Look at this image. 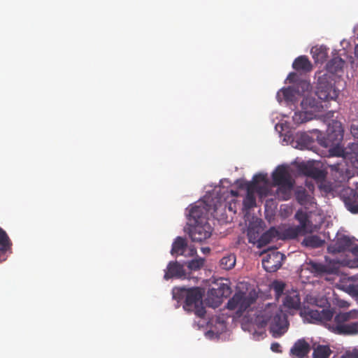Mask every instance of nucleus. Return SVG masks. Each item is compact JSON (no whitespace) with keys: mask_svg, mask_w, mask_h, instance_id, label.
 Returning a JSON list of instances; mask_svg holds the SVG:
<instances>
[{"mask_svg":"<svg viewBox=\"0 0 358 358\" xmlns=\"http://www.w3.org/2000/svg\"><path fill=\"white\" fill-rule=\"evenodd\" d=\"M276 197L279 200L287 201L291 198L292 190L294 186V182H289V185H277Z\"/></svg>","mask_w":358,"mask_h":358,"instance_id":"19","label":"nucleus"},{"mask_svg":"<svg viewBox=\"0 0 358 358\" xmlns=\"http://www.w3.org/2000/svg\"><path fill=\"white\" fill-rule=\"evenodd\" d=\"M308 266L309 269L313 273L322 274L327 272V267L322 264L310 262Z\"/></svg>","mask_w":358,"mask_h":358,"instance_id":"30","label":"nucleus"},{"mask_svg":"<svg viewBox=\"0 0 358 358\" xmlns=\"http://www.w3.org/2000/svg\"><path fill=\"white\" fill-rule=\"evenodd\" d=\"M355 55L358 58V44L355 48Z\"/></svg>","mask_w":358,"mask_h":358,"instance_id":"46","label":"nucleus"},{"mask_svg":"<svg viewBox=\"0 0 358 358\" xmlns=\"http://www.w3.org/2000/svg\"><path fill=\"white\" fill-rule=\"evenodd\" d=\"M311 348L313 349V358H329L332 352L327 345L313 343Z\"/></svg>","mask_w":358,"mask_h":358,"instance_id":"17","label":"nucleus"},{"mask_svg":"<svg viewBox=\"0 0 358 358\" xmlns=\"http://www.w3.org/2000/svg\"><path fill=\"white\" fill-rule=\"evenodd\" d=\"M343 133L342 124L339 121L333 120L328 125L326 138L322 145L328 148L332 145L340 144L343 138Z\"/></svg>","mask_w":358,"mask_h":358,"instance_id":"4","label":"nucleus"},{"mask_svg":"<svg viewBox=\"0 0 358 358\" xmlns=\"http://www.w3.org/2000/svg\"><path fill=\"white\" fill-rule=\"evenodd\" d=\"M285 287V284L282 281L275 280L273 282L271 288L275 292L276 298H279L283 294Z\"/></svg>","mask_w":358,"mask_h":358,"instance_id":"32","label":"nucleus"},{"mask_svg":"<svg viewBox=\"0 0 358 358\" xmlns=\"http://www.w3.org/2000/svg\"><path fill=\"white\" fill-rule=\"evenodd\" d=\"M324 241L317 235H310L304 238L301 242V245L310 248H317L323 245Z\"/></svg>","mask_w":358,"mask_h":358,"instance_id":"24","label":"nucleus"},{"mask_svg":"<svg viewBox=\"0 0 358 358\" xmlns=\"http://www.w3.org/2000/svg\"><path fill=\"white\" fill-rule=\"evenodd\" d=\"M352 294L358 297V286H355L352 288Z\"/></svg>","mask_w":358,"mask_h":358,"instance_id":"43","label":"nucleus"},{"mask_svg":"<svg viewBox=\"0 0 358 358\" xmlns=\"http://www.w3.org/2000/svg\"><path fill=\"white\" fill-rule=\"evenodd\" d=\"M187 247V243L185 238L178 236L172 244L171 253L173 255H184Z\"/></svg>","mask_w":358,"mask_h":358,"instance_id":"22","label":"nucleus"},{"mask_svg":"<svg viewBox=\"0 0 358 358\" xmlns=\"http://www.w3.org/2000/svg\"><path fill=\"white\" fill-rule=\"evenodd\" d=\"M352 278H353L354 280H358V274H357V275H354V276L352 277Z\"/></svg>","mask_w":358,"mask_h":358,"instance_id":"48","label":"nucleus"},{"mask_svg":"<svg viewBox=\"0 0 358 358\" xmlns=\"http://www.w3.org/2000/svg\"><path fill=\"white\" fill-rule=\"evenodd\" d=\"M204 264V259L201 257L196 258L192 259L189 262H187V267L191 271H197L199 270L201 267H203Z\"/></svg>","mask_w":358,"mask_h":358,"instance_id":"29","label":"nucleus"},{"mask_svg":"<svg viewBox=\"0 0 358 358\" xmlns=\"http://www.w3.org/2000/svg\"><path fill=\"white\" fill-rule=\"evenodd\" d=\"M303 313L309 317L313 322L322 323L331 332L339 335H354L358 334V322L348 323L358 317V310L354 309L346 313H340L334 317V312L330 309H310L304 308Z\"/></svg>","mask_w":358,"mask_h":358,"instance_id":"2","label":"nucleus"},{"mask_svg":"<svg viewBox=\"0 0 358 358\" xmlns=\"http://www.w3.org/2000/svg\"><path fill=\"white\" fill-rule=\"evenodd\" d=\"M301 233L304 232L299 227H289L279 231V238L282 240L294 239Z\"/></svg>","mask_w":358,"mask_h":358,"instance_id":"21","label":"nucleus"},{"mask_svg":"<svg viewBox=\"0 0 358 358\" xmlns=\"http://www.w3.org/2000/svg\"><path fill=\"white\" fill-rule=\"evenodd\" d=\"M273 185H289L294 182L287 168L284 166H278L272 173Z\"/></svg>","mask_w":358,"mask_h":358,"instance_id":"11","label":"nucleus"},{"mask_svg":"<svg viewBox=\"0 0 358 358\" xmlns=\"http://www.w3.org/2000/svg\"><path fill=\"white\" fill-rule=\"evenodd\" d=\"M280 345L278 343H273L271 345V349L274 352H280Z\"/></svg>","mask_w":358,"mask_h":358,"instance_id":"42","label":"nucleus"},{"mask_svg":"<svg viewBox=\"0 0 358 358\" xmlns=\"http://www.w3.org/2000/svg\"><path fill=\"white\" fill-rule=\"evenodd\" d=\"M293 121L295 124H299L308 121L307 114L303 111L295 112L293 117Z\"/></svg>","mask_w":358,"mask_h":358,"instance_id":"33","label":"nucleus"},{"mask_svg":"<svg viewBox=\"0 0 358 358\" xmlns=\"http://www.w3.org/2000/svg\"><path fill=\"white\" fill-rule=\"evenodd\" d=\"M285 259V256L282 253L271 250L262 259V266L267 272H275L282 266V262Z\"/></svg>","mask_w":358,"mask_h":358,"instance_id":"7","label":"nucleus"},{"mask_svg":"<svg viewBox=\"0 0 358 358\" xmlns=\"http://www.w3.org/2000/svg\"><path fill=\"white\" fill-rule=\"evenodd\" d=\"M311 54L316 63H323L327 57V49L325 47H313Z\"/></svg>","mask_w":358,"mask_h":358,"instance_id":"27","label":"nucleus"},{"mask_svg":"<svg viewBox=\"0 0 358 358\" xmlns=\"http://www.w3.org/2000/svg\"><path fill=\"white\" fill-rule=\"evenodd\" d=\"M268 182L266 176L262 173H259L254 176L252 178V182L250 183H247V185H253V188L256 189L257 185L259 182L266 183Z\"/></svg>","mask_w":358,"mask_h":358,"instance_id":"35","label":"nucleus"},{"mask_svg":"<svg viewBox=\"0 0 358 358\" xmlns=\"http://www.w3.org/2000/svg\"><path fill=\"white\" fill-rule=\"evenodd\" d=\"M230 194H231V196H233L234 197H236V196H238V192L236 190H231L230 191Z\"/></svg>","mask_w":358,"mask_h":358,"instance_id":"44","label":"nucleus"},{"mask_svg":"<svg viewBox=\"0 0 358 358\" xmlns=\"http://www.w3.org/2000/svg\"><path fill=\"white\" fill-rule=\"evenodd\" d=\"M314 102L315 100L313 99L306 97L302 100L301 106L303 108L305 105H309L310 108H313L315 106Z\"/></svg>","mask_w":358,"mask_h":358,"instance_id":"41","label":"nucleus"},{"mask_svg":"<svg viewBox=\"0 0 358 358\" xmlns=\"http://www.w3.org/2000/svg\"><path fill=\"white\" fill-rule=\"evenodd\" d=\"M354 247L353 238H350L347 236H342L338 237L334 243L329 246L328 250L333 253H339L346 250L351 251Z\"/></svg>","mask_w":358,"mask_h":358,"instance_id":"10","label":"nucleus"},{"mask_svg":"<svg viewBox=\"0 0 358 358\" xmlns=\"http://www.w3.org/2000/svg\"><path fill=\"white\" fill-rule=\"evenodd\" d=\"M247 194L243 200V206L245 209L250 210L256 206V198L255 196V190L253 185H247Z\"/></svg>","mask_w":358,"mask_h":358,"instance_id":"23","label":"nucleus"},{"mask_svg":"<svg viewBox=\"0 0 358 358\" xmlns=\"http://www.w3.org/2000/svg\"><path fill=\"white\" fill-rule=\"evenodd\" d=\"M294 194L296 200L301 205H306L310 202L311 196L303 187H298Z\"/></svg>","mask_w":358,"mask_h":358,"instance_id":"26","label":"nucleus"},{"mask_svg":"<svg viewBox=\"0 0 358 358\" xmlns=\"http://www.w3.org/2000/svg\"><path fill=\"white\" fill-rule=\"evenodd\" d=\"M274 238L280 239L279 231L275 227H271L260 236L258 241V246H264L272 241Z\"/></svg>","mask_w":358,"mask_h":358,"instance_id":"18","label":"nucleus"},{"mask_svg":"<svg viewBox=\"0 0 358 358\" xmlns=\"http://www.w3.org/2000/svg\"><path fill=\"white\" fill-rule=\"evenodd\" d=\"M292 68L299 72H310L313 69V65L306 55H301L294 59L292 64Z\"/></svg>","mask_w":358,"mask_h":358,"instance_id":"15","label":"nucleus"},{"mask_svg":"<svg viewBox=\"0 0 358 358\" xmlns=\"http://www.w3.org/2000/svg\"><path fill=\"white\" fill-rule=\"evenodd\" d=\"M283 305L289 309H299L301 307V300L298 292L292 290L287 292L283 300Z\"/></svg>","mask_w":358,"mask_h":358,"instance_id":"13","label":"nucleus"},{"mask_svg":"<svg viewBox=\"0 0 358 358\" xmlns=\"http://www.w3.org/2000/svg\"><path fill=\"white\" fill-rule=\"evenodd\" d=\"M311 349L310 345L305 339L297 340L290 350L293 358H305Z\"/></svg>","mask_w":358,"mask_h":358,"instance_id":"12","label":"nucleus"},{"mask_svg":"<svg viewBox=\"0 0 358 358\" xmlns=\"http://www.w3.org/2000/svg\"><path fill=\"white\" fill-rule=\"evenodd\" d=\"M340 358H358V346L352 350H346Z\"/></svg>","mask_w":358,"mask_h":358,"instance_id":"39","label":"nucleus"},{"mask_svg":"<svg viewBox=\"0 0 358 358\" xmlns=\"http://www.w3.org/2000/svg\"><path fill=\"white\" fill-rule=\"evenodd\" d=\"M12 242L6 231L0 227V257L11 250Z\"/></svg>","mask_w":358,"mask_h":358,"instance_id":"20","label":"nucleus"},{"mask_svg":"<svg viewBox=\"0 0 358 358\" xmlns=\"http://www.w3.org/2000/svg\"><path fill=\"white\" fill-rule=\"evenodd\" d=\"M281 92L282 94L283 98L286 101H292L293 100V97L294 96L295 91L292 87H289L283 89V90H282Z\"/></svg>","mask_w":358,"mask_h":358,"instance_id":"38","label":"nucleus"},{"mask_svg":"<svg viewBox=\"0 0 358 358\" xmlns=\"http://www.w3.org/2000/svg\"><path fill=\"white\" fill-rule=\"evenodd\" d=\"M165 280L176 278L180 279H189L190 278L189 274H187L183 265L180 264L178 262H171L167 266V271L165 272L164 276Z\"/></svg>","mask_w":358,"mask_h":358,"instance_id":"9","label":"nucleus"},{"mask_svg":"<svg viewBox=\"0 0 358 358\" xmlns=\"http://www.w3.org/2000/svg\"><path fill=\"white\" fill-rule=\"evenodd\" d=\"M187 311L194 312L196 316L201 318L204 317L206 315V310L203 306L202 301L196 304L195 306H193L192 310H188Z\"/></svg>","mask_w":358,"mask_h":358,"instance_id":"34","label":"nucleus"},{"mask_svg":"<svg viewBox=\"0 0 358 358\" xmlns=\"http://www.w3.org/2000/svg\"><path fill=\"white\" fill-rule=\"evenodd\" d=\"M346 208L353 214L358 213V189L351 190L343 199Z\"/></svg>","mask_w":358,"mask_h":358,"instance_id":"14","label":"nucleus"},{"mask_svg":"<svg viewBox=\"0 0 358 358\" xmlns=\"http://www.w3.org/2000/svg\"><path fill=\"white\" fill-rule=\"evenodd\" d=\"M212 234V227L208 222L191 223L189 235L194 242H202L210 238Z\"/></svg>","mask_w":358,"mask_h":358,"instance_id":"6","label":"nucleus"},{"mask_svg":"<svg viewBox=\"0 0 358 358\" xmlns=\"http://www.w3.org/2000/svg\"><path fill=\"white\" fill-rule=\"evenodd\" d=\"M314 167L313 164L302 163L299 165V170L303 175L310 177Z\"/></svg>","mask_w":358,"mask_h":358,"instance_id":"37","label":"nucleus"},{"mask_svg":"<svg viewBox=\"0 0 358 358\" xmlns=\"http://www.w3.org/2000/svg\"><path fill=\"white\" fill-rule=\"evenodd\" d=\"M344 64L345 61L340 57H334L331 60H329L327 62L326 65V73L334 76V74L341 72L343 71Z\"/></svg>","mask_w":358,"mask_h":358,"instance_id":"16","label":"nucleus"},{"mask_svg":"<svg viewBox=\"0 0 358 358\" xmlns=\"http://www.w3.org/2000/svg\"><path fill=\"white\" fill-rule=\"evenodd\" d=\"M1 260L0 259V262H1Z\"/></svg>","mask_w":358,"mask_h":358,"instance_id":"49","label":"nucleus"},{"mask_svg":"<svg viewBox=\"0 0 358 358\" xmlns=\"http://www.w3.org/2000/svg\"><path fill=\"white\" fill-rule=\"evenodd\" d=\"M294 217L300 223V224L298 227L304 233L307 232L308 230V225L310 224V221L309 220V217L307 213L304 212L302 210H299L296 211Z\"/></svg>","mask_w":358,"mask_h":358,"instance_id":"25","label":"nucleus"},{"mask_svg":"<svg viewBox=\"0 0 358 358\" xmlns=\"http://www.w3.org/2000/svg\"><path fill=\"white\" fill-rule=\"evenodd\" d=\"M179 296L185 298L183 308L185 310H192L193 306L202 301V294L199 287L178 289Z\"/></svg>","mask_w":358,"mask_h":358,"instance_id":"5","label":"nucleus"},{"mask_svg":"<svg viewBox=\"0 0 358 358\" xmlns=\"http://www.w3.org/2000/svg\"><path fill=\"white\" fill-rule=\"evenodd\" d=\"M301 140L302 141H308L310 140V137L308 135H303L301 138Z\"/></svg>","mask_w":358,"mask_h":358,"instance_id":"45","label":"nucleus"},{"mask_svg":"<svg viewBox=\"0 0 358 358\" xmlns=\"http://www.w3.org/2000/svg\"><path fill=\"white\" fill-rule=\"evenodd\" d=\"M217 292L222 296L227 298L231 293V288L226 284H222L219 287Z\"/></svg>","mask_w":358,"mask_h":358,"instance_id":"40","label":"nucleus"},{"mask_svg":"<svg viewBox=\"0 0 358 358\" xmlns=\"http://www.w3.org/2000/svg\"><path fill=\"white\" fill-rule=\"evenodd\" d=\"M310 178L315 180L317 182H322L326 178V173L321 169L314 167L310 172Z\"/></svg>","mask_w":358,"mask_h":358,"instance_id":"31","label":"nucleus"},{"mask_svg":"<svg viewBox=\"0 0 358 358\" xmlns=\"http://www.w3.org/2000/svg\"><path fill=\"white\" fill-rule=\"evenodd\" d=\"M316 94L323 101L336 100L339 90L334 85V76L327 73H318Z\"/></svg>","mask_w":358,"mask_h":358,"instance_id":"3","label":"nucleus"},{"mask_svg":"<svg viewBox=\"0 0 358 358\" xmlns=\"http://www.w3.org/2000/svg\"><path fill=\"white\" fill-rule=\"evenodd\" d=\"M257 296L250 293L246 294L242 292H236L227 304V308L236 310V315L241 317L244 315V320L256 325L258 328H264L270 324V333L274 338L282 336L288 329L289 322L287 315L276 305L267 303L252 306L255 304Z\"/></svg>","mask_w":358,"mask_h":358,"instance_id":"1","label":"nucleus"},{"mask_svg":"<svg viewBox=\"0 0 358 358\" xmlns=\"http://www.w3.org/2000/svg\"><path fill=\"white\" fill-rule=\"evenodd\" d=\"M208 206L203 202H201L190 208L189 220L192 223H206L208 222Z\"/></svg>","mask_w":358,"mask_h":358,"instance_id":"8","label":"nucleus"},{"mask_svg":"<svg viewBox=\"0 0 358 358\" xmlns=\"http://www.w3.org/2000/svg\"><path fill=\"white\" fill-rule=\"evenodd\" d=\"M236 264V256L233 254L223 257L220 259V266L225 270L234 268Z\"/></svg>","mask_w":358,"mask_h":358,"instance_id":"28","label":"nucleus"},{"mask_svg":"<svg viewBox=\"0 0 358 358\" xmlns=\"http://www.w3.org/2000/svg\"><path fill=\"white\" fill-rule=\"evenodd\" d=\"M330 148L329 152L331 156L343 157L344 155V150L340 146V144L332 145Z\"/></svg>","mask_w":358,"mask_h":358,"instance_id":"36","label":"nucleus"},{"mask_svg":"<svg viewBox=\"0 0 358 358\" xmlns=\"http://www.w3.org/2000/svg\"><path fill=\"white\" fill-rule=\"evenodd\" d=\"M196 253V250L195 248H190V255H194Z\"/></svg>","mask_w":358,"mask_h":358,"instance_id":"47","label":"nucleus"}]
</instances>
